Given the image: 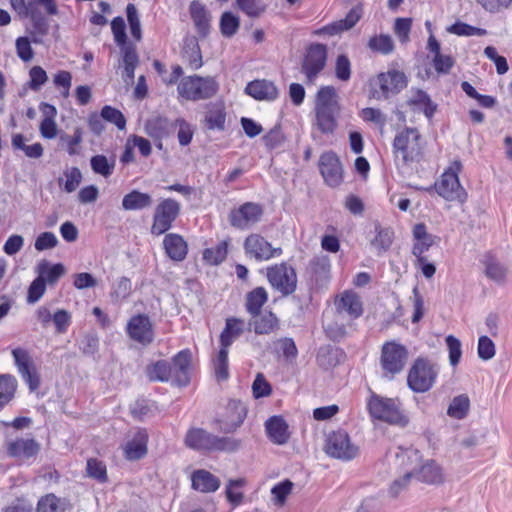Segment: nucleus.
I'll list each match as a JSON object with an SVG mask.
<instances>
[{
    "label": "nucleus",
    "instance_id": "obj_1",
    "mask_svg": "<svg viewBox=\"0 0 512 512\" xmlns=\"http://www.w3.org/2000/svg\"><path fill=\"white\" fill-rule=\"evenodd\" d=\"M315 126L322 134H333L340 113L338 94L333 86H322L315 98Z\"/></svg>",
    "mask_w": 512,
    "mask_h": 512
},
{
    "label": "nucleus",
    "instance_id": "obj_2",
    "mask_svg": "<svg viewBox=\"0 0 512 512\" xmlns=\"http://www.w3.org/2000/svg\"><path fill=\"white\" fill-rule=\"evenodd\" d=\"M185 445L196 451L235 452L241 441L233 437H219L202 428H191L185 436Z\"/></svg>",
    "mask_w": 512,
    "mask_h": 512
},
{
    "label": "nucleus",
    "instance_id": "obj_3",
    "mask_svg": "<svg viewBox=\"0 0 512 512\" xmlns=\"http://www.w3.org/2000/svg\"><path fill=\"white\" fill-rule=\"evenodd\" d=\"M392 152L397 165L403 166L420 160L422 156L421 134L417 128L406 127L397 132Z\"/></svg>",
    "mask_w": 512,
    "mask_h": 512
},
{
    "label": "nucleus",
    "instance_id": "obj_4",
    "mask_svg": "<svg viewBox=\"0 0 512 512\" xmlns=\"http://www.w3.org/2000/svg\"><path fill=\"white\" fill-rule=\"evenodd\" d=\"M244 330L245 323L242 319L235 317L226 319L225 327L220 334V350L214 362L215 374L218 380L228 379L229 347L244 333Z\"/></svg>",
    "mask_w": 512,
    "mask_h": 512
},
{
    "label": "nucleus",
    "instance_id": "obj_5",
    "mask_svg": "<svg viewBox=\"0 0 512 512\" xmlns=\"http://www.w3.org/2000/svg\"><path fill=\"white\" fill-rule=\"evenodd\" d=\"M367 408L374 419L401 427L406 426L409 422L398 399L381 397L372 393L367 402Z\"/></svg>",
    "mask_w": 512,
    "mask_h": 512
},
{
    "label": "nucleus",
    "instance_id": "obj_6",
    "mask_svg": "<svg viewBox=\"0 0 512 512\" xmlns=\"http://www.w3.org/2000/svg\"><path fill=\"white\" fill-rule=\"evenodd\" d=\"M408 357L409 352L404 345L396 341L385 342L381 347L379 359L381 377L392 381L396 375L404 370Z\"/></svg>",
    "mask_w": 512,
    "mask_h": 512
},
{
    "label": "nucleus",
    "instance_id": "obj_7",
    "mask_svg": "<svg viewBox=\"0 0 512 512\" xmlns=\"http://www.w3.org/2000/svg\"><path fill=\"white\" fill-rule=\"evenodd\" d=\"M177 90L179 95L186 100H206L217 94L219 83L211 76L192 75L182 78Z\"/></svg>",
    "mask_w": 512,
    "mask_h": 512
},
{
    "label": "nucleus",
    "instance_id": "obj_8",
    "mask_svg": "<svg viewBox=\"0 0 512 512\" xmlns=\"http://www.w3.org/2000/svg\"><path fill=\"white\" fill-rule=\"evenodd\" d=\"M462 170V163L455 160L444 171L438 182L435 183V190L439 196L447 201L466 202L468 194L460 183L458 174Z\"/></svg>",
    "mask_w": 512,
    "mask_h": 512
},
{
    "label": "nucleus",
    "instance_id": "obj_9",
    "mask_svg": "<svg viewBox=\"0 0 512 512\" xmlns=\"http://www.w3.org/2000/svg\"><path fill=\"white\" fill-rule=\"evenodd\" d=\"M397 458L400 459L403 464L405 460H407L406 465L409 466V468H415L413 478L418 481L429 485H438L443 482L441 467L433 460L421 464V455L418 450H407L401 455H397Z\"/></svg>",
    "mask_w": 512,
    "mask_h": 512
},
{
    "label": "nucleus",
    "instance_id": "obj_10",
    "mask_svg": "<svg viewBox=\"0 0 512 512\" xmlns=\"http://www.w3.org/2000/svg\"><path fill=\"white\" fill-rule=\"evenodd\" d=\"M438 368L428 359L417 358L407 375V385L415 393H425L435 384Z\"/></svg>",
    "mask_w": 512,
    "mask_h": 512
},
{
    "label": "nucleus",
    "instance_id": "obj_11",
    "mask_svg": "<svg viewBox=\"0 0 512 512\" xmlns=\"http://www.w3.org/2000/svg\"><path fill=\"white\" fill-rule=\"evenodd\" d=\"M267 280L271 287L283 297L293 294L297 288L296 271L286 262L268 267Z\"/></svg>",
    "mask_w": 512,
    "mask_h": 512
},
{
    "label": "nucleus",
    "instance_id": "obj_12",
    "mask_svg": "<svg viewBox=\"0 0 512 512\" xmlns=\"http://www.w3.org/2000/svg\"><path fill=\"white\" fill-rule=\"evenodd\" d=\"M408 79L404 72L391 69L377 75L373 82L372 96L376 99H388L391 95H397L407 87Z\"/></svg>",
    "mask_w": 512,
    "mask_h": 512
},
{
    "label": "nucleus",
    "instance_id": "obj_13",
    "mask_svg": "<svg viewBox=\"0 0 512 512\" xmlns=\"http://www.w3.org/2000/svg\"><path fill=\"white\" fill-rule=\"evenodd\" d=\"M325 452L332 458L351 461L358 456L359 447L351 442L346 431L340 429L328 435Z\"/></svg>",
    "mask_w": 512,
    "mask_h": 512
},
{
    "label": "nucleus",
    "instance_id": "obj_14",
    "mask_svg": "<svg viewBox=\"0 0 512 512\" xmlns=\"http://www.w3.org/2000/svg\"><path fill=\"white\" fill-rule=\"evenodd\" d=\"M181 211V205L173 198L161 200L155 208L151 234L160 236L172 228Z\"/></svg>",
    "mask_w": 512,
    "mask_h": 512
},
{
    "label": "nucleus",
    "instance_id": "obj_15",
    "mask_svg": "<svg viewBox=\"0 0 512 512\" xmlns=\"http://www.w3.org/2000/svg\"><path fill=\"white\" fill-rule=\"evenodd\" d=\"M327 61V47L324 44H311L304 55L301 72L306 76V83L313 84Z\"/></svg>",
    "mask_w": 512,
    "mask_h": 512
},
{
    "label": "nucleus",
    "instance_id": "obj_16",
    "mask_svg": "<svg viewBox=\"0 0 512 512\" xmlns=\"http://www.w3.org/2000/svg\"><path fill=\"white\" fill-rule=\"evenodd\" d=\"M244 251L247 257L253 258L258 262L268 261L272 258L282 255L281 247H273L262 235L253 233L246 237Z\"/></svg>",
    "mask_w": 512,
    "mask_h": 512
},
{
    "label": "nucleus",
    "instance_id": "obj_17",
    "mask_svg": "<svg viewBox=\"0 0 512 512\" xmlns=\"http://www.w3.org/2000/svg\"><path fill=\"white\" fill-rule=\"evenodd\" d=\"M11 353L19 375L31 392L36 391L40 387L41 380L30 353L20 347L13 349Z\"/></svg>",
    "mask_w": 512,
    "mask_h": 512
},
{
    "label": "nucleus",
    "instance_id": "obj_18",
    "mask_svg": "<svg viewBox=\"0 0 512 512\" xmlns=\"http://www.w3.org/2000/svg\"><path fill=\"white\" fill-rule=\"evenodd\" d=\"M263 215V208L260 204L246 202L239 208L231 210L229 222L231 226L245 230L258 223Z\"/></svg>",
    "mask_w": 512,
    "mask_h": 512
},
{
    "label": "nucleus",
    "instance_id": "obj_19",
    "mask_svg": "<svg viewBox=\"0 0 512 512\" xmlns=\"http://www.w3.org/2000/svg\"><path fill=\"white\" fill-rule=\"evenodd\" d=\"M126 330L132 340L143 346H148L154 341L155 333L153 324L146 314L132 316L127 323Z\"/></svg>",
    "mask_w": 512,
    "mask_h": 512
},
{
    "label": "nucleus",
    "instance_id": "obj_20",
    "mask_svg": "<svg viewBox=\"0 0 512 512\" xmlns=\"http://www.w3.org/2000/svg\"><path fill=\"white\" fill-rule=\"evenodd\" d=\"M177 128L175 120H171L165 116L156 115L149 118L145 123V132L154 139L158 149L163 148V139L171 137Z\"/></svg>",
    "mask_w": 512,
    "mask_h": 512
},
{
    "label": "nucleus",
    "instance_id": "obj_21",
    "mask_svg": "<svg viewBox=\"0 0 512 512\" xmlns=\"http://www.w3.org/2000/svg\"><path fill=\"white\" fill-rule=\"evenodd\" d=\"M247 416V407L240 400H230L226 406V412L222 419H218L220 431L232 433L239 428Z\"/></svg>",
    "mask_w": 512,
    "mask_h": 512
},
{
    "label": "nucleus",
    "instance_id": "obj_22",
    "mask_svg": "<svg viewBox=\"0 0 512 512\" xmlns=\"http://www.w3.org/2000/svg\"><path fill=\"white\" fill-rule=\"evenodd\" d=\"M319 169L325 182L329 186L336 187L342 182V165L334 152H326L320 156Z\"/></svg>",
    "mask_w": 512,
    "mask_h": 512
},
{
    "label": "nucleus",
    "instance_id": "obj_23",
    "mask_svg": "<svg viewBox=\"0 0 512 512\" xmlns=\"http://www.w3.org/2000/svg\"><path fill=\"white\" fill-rule=\"evenodd\" d=\"M6 453L11 458L30 459L40 451V444L33 438H16L5 445Z\"/></svg>",
    "mask_w": 512,
    "mask_h": 512
},
{
    "label": "nucleus",
    "instance_id": "obj_24",
    "mask_svg": "<svg viewBox=\"0 0 512 512\" xmlns=\"http://www.w3.org/2000/svg\"><path fill=\"white\" fill-rule=\"evenodd\" d=\"M191 351L184 349L178 352L173 358L171 365V373L173 380L179 386H186L190 382V366H191Z\"/></svg>",
    "mask_w": 512,
    "mask_h": 512
},
{
    "label": "nucleus",
    "instance_id": "obj_25",
    "mask_svg": "<svg viewBox=\"0 0 512 512\" xmlns=\"http://www.w3.org/2000/svg\"><path fill=\"white\" fill-rule=\"evenodd\" d=\"M189 13L199 36L207 37L211 30L212 20L209 10L200 1L193 0L189 5Z\"/></svg>",
    "mask_w": 512,
    "mask_h": 512
},
{
    "label": "nucleus",
    "instance_id": "obj_26",
    "mask_svg": "<svg viewBox=\"0 0 512 512\" xmlns=\"http://www.w3.org/2000/svg\"><path fill=\"white\" fill-rule=\"evenodd\" d=\"M244 91L247 95L258 101H274L279 94L276 85L266 79L250 81Z\"/></svg>",
    "mask_w": 512,
    "mask_h": 512
},
{
    "label": "nucleus",
    "instance_id": "obj_27",
    "mask_svg": "<svg viewBox=\"0 0 512 512\" xmlns=\"http://www.w3.org/2000/svg\"><path fill=\"white\" fill-rule=\"evenodd\" d=\"M362 16V8L360 6L353 7L346 15L344 19L328 24L320 29H318L315 33L317 35H330L334 36L343 31L350 30L353 28L356 23L360 20Z\"/></svg>",
    "mask_w": 512,
    "mask_h": 512
},
{
    "label": "nucleus",
    "instance_id": "obj_28",
    "mask_svg": "<svg viewBox=\"0 0 512 512\" xmlns=\"http://www.w3.org/2000/svg\"><path fill=\"white\" fill-rule=\"evenodd\" d=\"M163 247L167 256L177 262L183 261L188 253V244L184 238L176 233L166 234L163 239Z\"/></svg>",
    "mask_w": 512,
    "mask_h": 512
},
{
    "label": "nucleus",
    "instance_id": "obj_29",
    "mask_svg": "<svg viewBox=\"0 0 512 512\" xmlns=\"http://www.w3.org/2000/svg\"><path fill=\"white\" fill-rule=\"evenodd\" d=\"M335 306L339 313L345 312L352 319L359 318L363 313L362 301L353 291H345L341 297L335 301Z\"/></svg>",
    "mask_w": 512,
    "mask_h": 512
},
{
    "label": "nucleus",
    "instance_id": "obj_30",
    "mask_svg": "<svg viewBox=\"0 0 512 512\" xmlns=\"http://www.w3.org/2000/svg\"><path fill=\"white\" fill-rule=\"evenodd\" d=\"M344 357L345 353L341 348L323 345L318 349L316 361L322 369L329 370L340 364Z\"/></svg>",
    "mask_w": 512,
    "mask_h": 512
},
{
    "label": "nucleus",
    "instance_id": "obj_31",
    "mask_svg": "<svg viewBox=\"0 0 512 512\" xmlns=\"http://www.w3.org/2000/svg\"><path fill=\"white\" fill-rule=\"evenodd\" d=\"M148 434L146 430L139 429L133 438L127 442L124 452L128 460H139L147 454Z\"/></svg>",
    "mask_w": 512,
    "mask_h": 512
},
{
    "label": "nucleus",
    "instance_id": "obj_32",
    "mask_svg": "<svg viewBox=\"0 0 512 512\" xmlns=\"http://www.w3.org/2000/svg\"><path fill=\"white\" fill-rule=\"evenodd\" d=\"M191 481L193 489L203 493L215 492L220 487V480L204 469L194 471Z\"/></svg>",
    "mask_w": 512,
    "mask_h": 512
},
{
    "label": "nucleus",
    "instance_id": "obj_33",
    "mask_svg": "<svg viewBox=\"0 0 512 512\" xmlns=\"http://www.w3.org/2000/svg\"><path fill=\"white\" fill-rule=\"evenodd\" d=\"M226 112L222 101L209 103L205 116V125L209 130L223 131L225 129Z\"/></svg>",
    "mask_w": 512,
    "mask_h": 512
},
{
    "label": "nucleus",
    "instance_id": "obj_34",
    "mask_svg": "<svg viewBox=\"0 0 512 512\" xmlns=\"http://www.w3.org/2000/svg\"><path fill=\"white\" fill-rule=\"evenodd\" d=\"M152 203L150 194L135 189L123 197L122 208L125 211L143 210L151 207Z\"/></svg>",
    "mask_w": 512,
    "mask_h": 512
},
{
    "label": "nucleus",
    "instance_id": "obj_35",
    "mask_svg": "<svg viewBox=\"0 0 512 512\" xmlns=\"http://www.w3.org/2000/svg\"><path fill=\"white\" fill-rule=\"evenodd\" d=\"M266 431L272 442L282 445L288 440V426L279 416L270 417L265 423Z\"/></svg>",
    "mask_w": 512,
    "mask_h": 512
},
{
    "label": "nucleus",
    "instance_id": "obj_36",
    "mask_svg": "<svg viewBox=\"0 0 512 512\" xmlns=\"http://www.w3.org/2000/svg\"><path fill=\"white\" fill-rule=\"evenodd\" d=\"M37 272V277L43 279L45 285H54L64 275L65 268L61 263L50 264L43 260L38 264Z\"/></svg>",
    "mask_w": 512,
    "mask_h": 512
},
{
    "label": "nucleus",
    "instance_id": "obj_37",
    "mask_svg": "<svg viewBox=\"0 0 512 512\" xmlns=\"http://www.w3.org/2000/svg\"><path fill=\"white\" fill-rule=\"evenodd\" d=\"M229 239L220 241L215 247L206 248L202 253L203 261L211 266L223 263L228 254Z\"/></svg>",
    "mask_w": 512,
    "mask_h": 512
},
{
    "label": "nucleus",
    "instance_id": "obj_38",
    "mask_svg": "<svg viewBox=\"0 0 512 512\" xmlns=\"http://www.w3.org/2000/svg\"><path fill=\"white\" fill-rule=\"evenodd\" d=\"M268 294L264 287H257L246 295L245 307L252 316H258L262 306L267 302Z\"/></svg>",
    "mask_w": 512,
    "mask_h": 512
},
{
    "label": "nucleus",
    "instance_id": "obj_39",
    "mask_svg": "<svg viewBox=\"0 0 512 512\" xmlns=\"http://www.w3.org/2000/svg\"><path fill=\"white\" fill-rule=\"evenodd\" d=\"M410 106L418 107L427 118H432L436 112L437 105L431 100L430 96L422 89L413 92L408 101Z\"/></svg>",
    "mask_w": 512,
    "mask_h": 512
},
{
    "label": "nucleus",
    "instance_id": "obj_40",
    "mask_svg": "<svg viewBox=\"0 0 512 512\" xmlns=\"http://www.w3.org/2000/svg\"><path fill=\"white\" fill-rule=\"evenodd\" d=\"M253 320L250 322V326L256 334L263 335L269 334L274 331L278 326V319L272 312L264 314H258V316H252Z\"/></svg>",
    "mask_w": 512,
    "mask_h": 512
},
{
    "label": "nucleus",
    "instance_id": "obj_41",
    "mask_svg": "<svg viewBox=\"0 0 512 512\" xmlns=\"http://www.w3.org/2000/svg\"><path fill=\"white\" fill-rule=\"evenodd\" d=\"M309 269L317 282L328 280L331 269L330 258L324 254L316 255L311 259Z\"/></svg>",
    "mask_w": 512,
    "mask_h": 512
},
{
    "label": "nucleus",
    "instance_id": "obj_42",
    "mask_svg": "<svg viewBox=\"0 0 512 512\" xmlns=\"http://www.w3.org/2000/svg\"><path fill=\"white\" fill-rule=\"evenodd\" d=\"M115 157L108 158L103 154L92 156L90 159V166L95 174L101 175L104 178L110 177L115 169Z\"/></svg>",
    "mask_w": 512,
    "mask_h": 512
},
{
    "label": "nucleus",
    "instance_id": "obj_43",
    "mask_svg": "<svg viewBox=\"0 0 512 512\" xmlns=\"http://www.w3.org/2000/svg\"><path fill=\"white\" fill-rule=\"evenodd\" d=\"M28 16L31 19L33 28V31L31 32V41L35 44H41L42 38L49 32L48 20L35 10H33Z\"/></svg>",
    "mask_w": 512,
    "mask_h": 512
},
{
    "label": "nucleus",
    "instance_id": "obj_44",
    "mask_svg": "<svg viewBox=\"0 0 512 512\" xmlns=\"http://www.w3.org/2000/svg\"><path fill=\"white\" fill-rule=\"evenodd\" d=\"M16 388L17 380L13 375H0V410L14 398Z\"/></svg>",
    "mask_w": 512,
    "mask_h": 512
},
{
    "label": "nucleus",
    "instance_id": "obj_45",
    "mask_svg": "<svg viewBox=\"0 0 512 512\" xmlns=\"http://www.w3.org/2000/svg\"><path fill=\"white\" fill-rule=\"evenodd\" d=\"M219 28L223 37L231 38L240 28V19L231 11H225L220 17Z\"/></svg>",
    "mask_w": 512,
    "mask_h": 512
},
{
    "label": "nucleus",
    "instance_id": "obj_46",
    "mask_svg": "<svg viewBox=\"0 0 512 512\" xmlns=\"http://www.w3.org/2000/svg\"><path fill=\"white\" fill-rule=\"evenodd\" d=\"M171 365L165 360H159L152 366L148 367L147 375L152 381L167 382L173 379L171 373Z\"/></svg>",
    "mask_w": 512,
    "mask_h": 512
},
{
    "label": "nucleus",
    "instance_id": "obj_47",
    "mask_svg": "<svg viewBox=\"0 0 512 512\" xmlns=\"http://www.w3.org/2000/svg\"><path fill=\"white\" fill-rule=\"evenodd\" d=\"M59 141L66 146V151L70 156L79 154L78 146L83 141V131L80 127L75 128L73 135L61 133Z\"/></svg>",
    "mask_w": 512,
    "mask_h": 512
},
{
    "label": "nucleus",
    "instance_id": "obj_48",
    "mask_svg": "<svg viewBox=\"0 0 512 512\" xmlns=\"http://www.w3.org/2000/svg\"><path fill=\"white\" fill-rule=\"evenodd\" d=\"M508 269L500 262L489 259L485 263L486 276L498 284H503L506 281Z\"/></svg>",
    "mask_w": 512,
    "mask_h": 512
},
{
    "label": "nucleus",
    "instance_id": "obj_49",
    "mask_svg": "<svg viewBox=\"0 0 512 512\" xmlns=\"http://www.w3.org/2000/svg\"><path fill=\"white\" fill-rule=\"evenodd\" d=\"M470 401L466 395L456 396L450 403L447 414L455 419H463L469 410Z\"/></svg>",
    "mask_w": 512,
    "mask_h": 512
},
{
    "label": "nucleus",
    "instance_id": "obj_50",
    "mask_svg": "<svg viewBox=\"0 0 512 512\" xmlns=\"http://www.w3.org/2000/svg\"><path fill=\"white\" fill-rule=\"evenodd\" d=\"M100 113L104 121L115 125L119 130H124L126 128V118L119 109L110 105H105L102 107Z\"/></svg>",
    "mask_w": 512,
    "mask_h": 512
},
{
    "label": "nucleus",
    "instance_id": "obj_51",
    "mask_svg": "<svg viewBox=\"0 0 512 512\" xmlns=\"http://www.w3.org/2000/svg\"><path fill=\"white\" fill-rule=\"evenodd\" d=\"M368 47L373 51L387 55L394 50V43L389 35L381 34L370 38Z\"/></svg>",
    "mask_w": 512,
    "mask_h": 512
},
{
    "label": "nucleus",
    "instance_id": "obj_52",
    "mask_svg": "<svg viewBox=\"0 0 512 512\" xmlns=\"http://www.w3.org/2000/svg\"><path fill=\"white\" fill-rule=\"evenodd\" d=\"M65 505L53 494L46 495L38 501L37 512H64Z\"/></svg>",
    "mask_w": 512,
    "mask_h": 512
},
{
    "label": "nucleus",
    "instance_id": "obj_53",
    "mask_svg": "<svg viewBox=\"0 0 512 512\" xmlns=\"http://www.w3.org/2000/svg\"><path fill=\"white\" fill-rule=\"evenodd\" d=\"M86 472L90 478H93L100 483L107 481L106 465L102 461L95 458L88 459Z\"/></svg>",
    "mask_w": 512,
    "mask_h": 512
},
{
    "label": "nucleus",
    "instance_id": "obj_54",
    "mask_svg": "<svg viewBox=\"0 0 512 512\" xmlns=\"http://www.w3.org/2000/svg\"><path fill=\"white\" fill-rule=\"evenodd\" d=\"M414 470L415 468H409V466H407L404 475L395 479L391 483L389 488L390 496L397 497L402 491H405L408 488L411 480L414 477Z\"/></svg>",
    "mask_w": 512,
    "mask_h": 512
},
{
    "label": "nucleus",
    "instance_id": "obj_55",
    "mask_svg": "<svg viewBox=\"0 0 512 512\" xmlns=\"http://www.w3.org/2000/svg\"><path fill=\"white\" fill-rule=\"evenodd\" d=\"M126 15H127V21L129 23L131 35L136 40H138V41L141 40V37H142L141 23H140L137 8L134 4L129 3L127 5Z\"/></svg>",
    "mask_w": 512,
    "mask_h": 512
},
{
    "label": "nucleus",
    "instance_id": "obj_56",
    "mask_svg": "<svg viewBox=\"0 0 512 512\" xmlns=\"http://www.w3.org/2000/svg\"><path fill=\"white\" fill-rule=\"evenodd\" d=\"M376 236L372 240V245L380 251H386L392 244V232L389 229L382 228L379 224L375 226Z\"/></svg>",
    "mask_w": 512,
    "mask_h": 512
},
{
    "label": "nucleus",
    "instance_id": "obj_57",
    "mask_svg": "<svg viewBox=\"0 0 512 512\" xmlns=\"http://www.w3.org/2000/svg\"><path fill=\"white\" fill-rule=\"evenodd\" d=\"M236 4L241 11L251 18H257L265 11V6L257 0H236Z\"/></svg>",
    "mask_w": 512,
    "mask_h": 512
},
{
    "label": "nucleus",
    "instance_id": "obj_58",
    "mask_svg": "<svg viewBox=\"0 0 512 512\" xmlns=\"http://www.w3.org/2000/svg\"><path fill=\"white\" fill-rule=\"evenodd\" d=\"M360 117L366 122H372L383 128L387 123L386 115L378 108L367 107L361 110Z\"/></svg>",
    "mask_w": 512,
    "mask_h": 512
},
{
    "label": "nucleus",
    "instance_id": "obj_59",
    "mask_svg": "<svg viewBox=\"0 0 512 512\" xmlns=\"http://www.w3.org/2000/svg\"><path fill=\"white\" fill-rule=\"evenodd\" d=\"M79 349L84 355L93 356L99 349V338L95 333H87L79 343Z\"/></svg>",
    "mask_w": 512,
    "mask_h": 512
},
{
    "label": "nucleus",
    "instance_id": "obj_60",
    "mask_svg": "<svg viewBox=\"0 0 512 512\" xmlns=\"http://www.w3.org/2000/svg\"><path fill=\"white\" fill-rule=\"evenodd\" d=\"M478 356L480 359L487 361L495 356V344L488 336H480L478 339Z\"/></svg>",
    "mask_w": 512,
    "mask_h": 512
},
{
    "label": "nucleus",
    "instance_id": "obj_61",
    "mask_svg": "<svg viewBox=\"0 0 512 512\" xmlns=\"http://www.w3.org/2000/svg\"><path fill=\"white\" fill-rule=\"evenodd\" d=\"M175 123H177V127L179 128L177 133L179 144L181 146L189 145L194 135L192 126L183 118H177Z\"/></svg>",
    "mask_w": 512,
    "mask_h": 512
},
{
    "label": "nucleus",
    "instance_id": "obj_62",
    "mask_svg": "<svg viewBox=\"0 0 512 512\" xmlns=\"http://www.w3.org/2000/svg\"><path fill=\"white\" fill-rule=\"evenodd\" d=\"M64 190L67 193L74 192L82 181V173L79 168L72 167L64 172Z\"/></svg>",
    "mask_w": 512,
    "mask_h": 512
},
{
    "label": "nucleus",
    "instance_id": "obj_63",
    "mask_svg": "<svg viewBox=\"0 0 512 512\" xmlns=\"http://www.w3.org/2000/svg\"><path fill=\"white\" fill-rule=\"evenodd\" d=\"M294 484L290 480L286 479L271 489V494L274 497L276 503L282 505L286 501L287 496L291 493Z\"/></svg>",
    "mask_w": 512,
    "mask_h": 512
},
{
    "label": "nucleus",
    "instance_id": "obj_64",
    "mask_svg": "<svg viewBox=\"0 0 512 512\" xmlns=\"http://www.w3.org/2000/svg\"><path fill=\"white\" fill-rule=\"evenodd\" d=\"M18 57L24 61H31L34 57V51L31 47V41L28 37H18L15 42Z\"/></svg>",
    "mask_w": 512,
    "mask_h": 512
}]
</instances>
